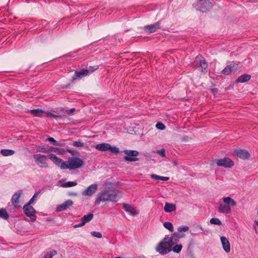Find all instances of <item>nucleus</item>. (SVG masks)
I'll list each match as a JSON object with an SVG mask.
<instances>
[{
	"instance_id": "1",
	"label": "nucleus",
	"mask_w": 258,
	"mask_h": 258,
	"mask_svg": "<svg viewBox=\"0 0 258 258\" xmlns=\"http://www.w3.org/2000/svg\"><path fill=\"white\" fill-rule=\"evenodd\" d=\"M120 191L116 189L107 188L99 192L95 201V205H98L101 202L110 201L116 202L120 198Z\"/></svg>"
},
{
	"instance_id": "2",
	"label": "nucleus",
	"mask_w": 258,
	"mask_h": 258,
	"mask_svg": "<svg viewBox=\"0 0 258 258\" xmlns=\"http://www.w3.org/2000/svg\"><path fill=\"white\" fill-rule=\"evenodd\" d=\"M173 240H169L168 235H166L164 239L156 247V250L161 255H165L171 251L170 248L174 245Z\"/></svg>"
},
{
	"instance_id": "3",
	"label": "nucleus",
	"mask_w": 258,
	"mask_h": 258,
	"mask_svg": "<svg viewBox=\"0 0 258 258\" xmlns=\"http://www.w3.org/2000/svg\"><path fill=\"white\" fill-rule=\"evenodd\" d=\"M224 204H218V210L219 213L222 214H229L231 213V207H234L236 205V202L229 197H224L223 198Z\"/></svg>"
},
{
	"instance_id": "4",
	"label": "nucleus",
	"mask_w": 258,
	"mask_h": 258,
	"mask_svg": "<svg viewBox=\"0 0 258 258\" xmlns=\"http://www.w3.org/2000/svg\"><path fill=\"white\" fill-rule=\"evenodd\" d=\"M66 162L64 167H66V169H69L70 170L80 168L84 164V162L82 159L76 157H69ZM63 166H64V164Z\"/></svg>"
},
{
	"instance_id": "5",
	"label": "nucleus",
	"mask_w": 258,
	"mask_h": 258,
	"mask_svg": "<svg viewBox=\"0 0 258 258\" xmlns=\"http://www.w3.org/2000/svg\"><path fill=\"white\" fill-rule=\"evenodd\" d=\"M95 148L96 150L102 152L109 151L111 153L115 155L118 154L119 152V149L118 148L115 146H112L108 143H103L98 144L95 146Z\"/></svg>"
},
{
	"instance_id": "6",
	"label": "nucleus",
	"mask_w": 258,
	"mask_h": 258,
	"mask_svg": "<svg viewBox=\"0 0 258 258\" xmlns=\"http://www.w3.org/2000/svg\"><path fill=\"white\" fill-rule=\"evenodd\" d=\"M36 164L41 168H47L49 166L47 162V156L41 154H35L33 155Z\"/></svg>"
},
{
	"instance_id": "7",
	"label": "nucleus",
	"mask_w": 258,
	"mask_h": 258,
	"mask_svg": "<svg viewBox=\"0 0 258 258\" xmlns=\"http://www.w3.org/2000/svg\"><path fill=\"white\" fill-rule=\"evenodd\" d=\"M194 5L197 10L202 12H206L212 8V4L209 0H198Z\"/></svg>"
},
{
	"instance_id": "8",
	"label": "nucleus",
	"mask_w": 258,
	"mask_h": 258,
	"mask_svg": "<svg viewBox=\"0 0 258 258\" xmlns=\"http://www.w3.org/2000/svg\"><path fill=\"white\" fill-rule=\"evenodd\" d=\"M23 210L25 215L30 218L31 222H34L36 221V211L31 205L28 204L25 205L23 206Z\"/></svg>"
},
{
	"instance_id": "9",
	"label": "nucleus",
	"mask_w": 258,
	"mask_h": 258,
	"mask_svg": "<svg viewBox=\"0 0 258 258\" xmlns=\"http://www.w3.org/2000/svg\"><path fill=\"white\" fill-rule=\"evenodd\" d=\"M125 156L123 159L127 161L134 162L139 160V158L137 156L139 155V152L136 150H125L123 151Z\"/></svg>"
},
{
	"instance_id": "10",
	"label": "nucleus",
	"mask_w": 258,
	"mask_h": 258,
	"mask_svg": "<svg viewBox=\"0 0 258 258\" xmlns=\"http://www.w3.org/2000/svg\"><path fill=\"white\" fill-rule=\"evenodd\" d=\"M48 157L54 164L59 167L61 169H66V167H64L63 164H66V161H63L62 159L57 157L53 154H49Z\"/></svg>"
},
{
	"instance_id": "11",
	"label": "nucleus",
	"mask_w": 258,
	"mask_h": 258,
	"mask_svg": "<svg viewBox=\"0 0 258 258\" xmlns=\"http://www.w3.org/2000/svg\"><path fill=\"white\" fill-rule=\"evenodd\" d=\"M217 165L218 166L224 167L225 168H231L234 165L233 161L229 158L225 157L220 159L217 161Z\"/></svg>"
},
{
	"instance_id": "12",
	"label": "nucleus",
	"mask_w": 258,
	"mask_h": 258,
	"mask_svg": "<svg viewBox=\"0 0 258 258\" xmlns=\"http://www.w3.org/2000/svg\"><path fill=\"white\" fill-rule=\"evenodd\" d=\"M98 187V184L96 183L91 184L85 190L82 191V195L83 196L91 197L96 192Z\"/></svg>"
},
{
	"instance_id": "13",
	"label": "nucleus",
	"mask_w": 258,
	"mask_h": 258,
	"mask_svg": "<svg viewBox=\"0 0 258 258\" xmlns=\"http://www.w3.org/2000/svg\"><path fill=\"white\" fill-rule=\"evenodd\" d=\"M234 155L243 160L248 159L250 157V154L248 151L241 149H235Z\"/></svg>"
},
{
	"instance_id": "14",
	"label": "nucleus",
	"mask_w": 258,
	"mask_h": 258,
	"mask_svg": "<svg viewBox=\"0 0 258 258\" xmlns=\"http://www.w3.org/2000/svg\"><path fill=\"white\" fill-rule=\"evenodd\" d=\"M160 23L157 22L154 24L145 26L143 28L146 32L149 33H152L156 31V30L160 28Z\"/></svg>"
},
{
	"instance_id": "15",
	"label": "nucleus",
	"mask_w": 258,
	"mask_h": 258,
	"mask_svg": "<svg viewBox=\"0 0 258 258\" xmlns=\"http://www.w3.org/2000/svg\"><path fill=\"white\" fill-rule=\"evenodd\" d=\"M74 203L71 200H68L66 201H65L62 204L59 205L56 207V211L57 212H60L62 211H64L68 208L72 207Z\"/></svg>"
},
{
	"instance_id": "16",
	"label": "nucleus",
	"mask_w": 258,
	"mask_h": 258,
	"mask_svg": "<svg viewBox=\"0 0 258 258\" xmlns=\"http://www.w3.org/2000/svg\"><path fill=\"white\" fill-rule=\"evenodd\" d=\"M22 194V190H19L16 192L12 196L11 202L15 207H17L19 203V199L21 195Z\"/></svg>"
},
{
	"instance_id": "17",
	"label": "nucleus",
	"mask_w": 258,
	"mask_h": 258,
	"mask_svg": "<svg viewBox=\"0 0 258 258\" xmlns=\"http://www.w3.org/2000/svg\"><path fill=\"white\" fill-rule=\"evenodd\" d=\"M89 70L87 69L82 70L80 71H76L74 75L72 77V80L74 81L79 78H81L84 76L88 75Z\"/></svg>"
},
{
	"instance_id": "18",
	"label": "nucleus",
	"mask_w": 258,
	"mask_h": 258,
	"mask_svg": "<svg viewBox=\"0 0 258 258\" xmlns=\"http://www.w3.org/2000/svg\"><path fill=\"white\" fill-rule=\"evenodd\" d=\"M221 242L223 248L226 252H229L230 251V243L227 239L225 237H221L220 238Z\"/></svg>"
},
{
	"instance_id": "19",
	"label": "nucleus",
	"mask_w": 258,
	"mask_h": 258,
	"mask_svg": "<svg viewBox=\"0 0 258 258\" xmlns=\"http://www.w3.org/2000/svg\"><path fill=\"white\" fill-rule=\"evenodd\" d=\"M184 234H180L179 232H174L171 236H168L169 240L171 239L173 240L172 242L174 243V245L177 243L180 238L184 237Z\"/></svg>"
},
{
	"instance_id": "20",
	"label": "nucleus",
	"mask_w": 258,
	"mask_h": 258,
	"mask_svg": "<svg viewBox=\"0 0 258 258\" xmlns=\"http://www.w3.org/2000/svg\"><path fill=\"white\" fill-rule=\"evenodd\" d=\"M250 78L251 76L250 75L244 74L238 77L236 80L235 82L236 83H243L248 82L250 80Z\"/></svg>"
},
{
	"instance_id": "21",
	"label": "nucleus",
	"mask_w": 258,
	"mask_h": 258,
	"mask_svg": "<svg viewBox=\"0 0 258 258\" xmlns=\"http://www.w3.org/2000/svg\"><path fill=\"white\" fill-rule=\"evenodd\" d=\"M123 208L124 210L129 214L134 215L137 214L136 209L131 205L127 204H123Z\"/></svg>"
},
{
	"instance_id": "22",
	"label": "nucleus",
	"mask_w": 258,
	"mask_h": 258,
	"mask_svg": "<svg viewBox=\"0 0 258 258\" xmlns=\"http://www.w3.org/2000/svg\"><path fill=\"white\" fill-rule=\"evenodd\" d=\"M200 66L201 68V72L206 74L208 72V64L204 59L200 60Z\"/></svg>"
},
{
	"instance_id": "23",
	"label": "nucleus",
	"mask_w": 258,
	"mask_h": 258,
	"mask_svg": "<svg viewBox=\"0 0 258 258\" xmlns=\"http://www.w3.org/2000/svg\"><path fill=\"white\" fill-rule=\"evenodd\" d=\"M164 211L166 212H171L176 210V207L173 204L166 203L164 206Z\"/></svg>"
},
{
	"instance_id": "24",
	"label": "nucleus",
	"mask_w": 258,
	"mask_h": 258,
	"mask_svg": "<svg viewBox=\"0 0 258 258\" xmlns=\"http://www.w3.org/2000/svg\"><path fill=\"white\" fill-rule=\"evenodd\" d=\"M237 64H233L232 66L231 64L227 66L221 72L222 74L225 75H228L232 72V69L235 66H236Z\"/></svg>"
},
{
	"instance_id": "25",
	"label": "nucleus",
	"mask_w": 258,
	"mask_h": 258,
	"mask_svg": "<svg viewBox=\"0 0 258 258\" xmlns=\"http://www.w3.org/2000/svg\"><path fill=\"white\" fill-rule=\"evenodd\" d=\"M47 148H48L49 153L50 152H54L58 154H61L64 152V150L63 149L49 146H47Z\"/></svg>"
},
{
	"instance_id": "26",
	"label": "nucleus",
	"mask_w": 258,
	"mask_h": 258,
	"mask_svg": "<svg viewBox=\"0 0 258 258\" xmlns=\"http://www.w3.org/2000/svg\"><path fill=\"white\" fill-rule=\"evenodd\" d=\"M1 154L4 156H12L15 154V151L11 149H2Z\"/></svg>"
},
{
	"instance_id": "27",
	"label": "nucleus",
	"mask_w": 258,
	"mask_h": 258,
	"mask_svg": "<svg viewBox=\"0 0 258 258\" xmlns=\"http://www.w3.org/2000/svg\"><path fill=\"white\" fill-rule=\"evenodd\" d=\"M182 248V244H174L171 248H170L171 251H173L174 252L179 253Z\"/></svg>"
},
{
	"instance_id": "28",
	"label": "nucleus",
	"mask_w": 258,
	"mask_h": 258,
	"mask_svg": "<svg viewBox=\"0 0 258 258\" xmlns=\"http://www.w3.org/2000/svg\"><path fill=\"white\" fill-rule=\"evenodd\" d=\"M93 218V214L92 213H90L87 215H85L82 217L81 219V221L83 222L85 224L87 222L90 221Z\"/></svg>"
},
{
	"instance_id": "29",
	"label": "nucleus",
	"mask_w": 258,
	"mask_h": 258,
	"mask_svg": "<svg viewBox=\"0 0 258 258\" xmlns=\"http://www.w3.org/2000/svg\"><path fill=\"white\" fill-rule=\"evenodd\" d=\"M9 217V214L8 213L7 210L5 208H2L0 209V218L4 219L7 220Z\"/></svg>"
},
{
	"instance_id": "30",
	"label": "nucleus",
	"mask_w": 258,
	"mask_h": 258,
	"mask_svg": "<svg viewBox=\"0 0 258 258\" xmlns=\"http://www.w3.org/2000/svg\"><path fill=\"white\" fill-rule=\"evenodd\" d=\"M37 151L38 152H42L45 154H48L49 151L47 146L43 145L38 146L36 147Z\"/></svg>"
},
{
	"instance_id": "31",
	"label": "nucleus",
	"mask_w": 258,
	"mask_h": 258,
	"mask_svg": "<svg viewBox=\"0 0 258 258\" xmlns=\"http://www.w3.org/2000/svg\"><path fill=\"white\" fill-rule=\"evenodd\" d=\"M194 231L195 232V234H196L204 233L205 232L204 229L202 227V226L198 224L195 226Z\"/></svg>"
},
{
	"instance_id": "32",
	"label": "nucleus",
	"mask_w": 258,
	"mask_h": 258,
	"mask_svg": "<svg viewBox=\"0 0 258 258\" xmlns=\"http://www.w3.org/2000/svg\"><path fill=\"white\" fill-rule=\"evenodd\" d=\"M56 253L57 252L55 250L47 251L46 253L44 254V255L42 257V258H52V256L55 255Z\"/></svg>"
},
{
	"instance_id": "33",
	"label": "nucleus",
	"mask_w": 258,
	"mask_h": 258,
	"mask_svg": "<svg viewBox=\"0 0 258 258\" xmlns=\"http://www.w3.org/2000/svg\"><path fill=\"white\" fill-rule=\"evenodd\" d=\"M151 176L153 179L156 180H161L163 181H167L169 179L168 177L161 176L154 174H151Z\"/></svg>"
},
{
	"instance_id": "34",
	"label": "nucleus",
	"mask_w": 258,
	"mask_h": 258,
	"mask_svg": "<svg viewBox=\"0 0 258 258\" xmlns=\"http://www.w3.org/2000/svg\"><path fill=\"white\" fill-rule=\"evenodd\" d=\"M43 111L40 109H35L30 110V112L35 116H40L43 113Z\"/></svg>"
},
{
	"instance_id": "35",
	"label": "nucleus",
	"mask_w": 258,
	"mask_h": 258,
	"mask_svg": "<svg viewBox=\"0 0 258 258\" xmlns=\"http://www.w3.org/2000/svg\"><path fill=\"white\" fill-rule=\"evenodd\" d=\"M164 227L169 230L170 232H173L174 230V227L172 224L169 222H165L163 223Z\"/></svg>"
},
{
	"instance_id": "36",
	"label": "nucleus",
	"mask_w": 258,
	"mask_h": 258,
	"mask_svg": "<svg viewBox=\"0 0 258 258\" xmlns=\"http://www.w3.org/2000/svg\"><path fill=\"white\" fill-rule=\"evenodd\" d=\"M77 183L74 181H69L66 183H64L61 184V187H70L76 185Z\"/></svg>"
},
{
	"instance_id": "37",
	"label": "nucleus",
	"mask_w": 258,
	"mask_h": 258,
	"mask_svg": "<svg viewBox=\"0 0 258 258\" xmlns=\"http://www.w3.org/2000/svg\"><path fill=\"white\" fill-rule=\"evenodd\" d=\"M46 116L47 117H53V118L56 119V120L58 119H62L63 118V116L55 115V114H53L52 113L50 112H47L46 113Z\"/></svg>"
},
{
	"instance_id": "38",
	"label": "nucleus",
	"mask_w": 258,
	"mask_h": 258,
	"mask_svg": "<svg viewBox=\"0 0 258 258\" xmlns=\"http://www.w3.org/2000/svg\"><path fill=\"white\" fill-rule=\"evenodd\" d=\"M210 222L211 224L214 225H221L222 224L221 221L217 218H213L211 219Z\"/></svg>"
},
{
	"instance_id": "39",
	"label": "nucleus",
	"mask_w": 258,
	"mask_h": 258,
	"mask_svg": "<svg viewBox=\"0 0 258 258\" xmlns=\"http://www.w3.org/2000/svg\"><path fill=\"white\" fill-rule=\"evenodd\" d=\"M40 192V191H38L36 192L34 194V195H33V196L32 197V198L29 200V202L27 204L31 205L36 200L37 197Z\"/></svg>"
},
{
	"instance_id": "40",
	"label": "nucleus",
	"mask_w": 258,
	"mask_h": 258,
	"mask_svg": "<svg viewBox=\"0 0 258 258\" xmlns=\"http://www.w3.org/2000/svg\"><path fill=\"white\" fill-rule=\"evenodd\" d=\"M179 232H186L189 230V227L187 226H180L177 229Z\"/></svg>"
},
{
	"instance_id": "41",
	"label": "nucleus",
	"mask_w": 258,
	"mask_h": 258,
	"mask_svg": "<svg viewBox=\"0 0 258 258\" xmlns=\"http://www.w3.org/2000/svg\"><path fill=\"white\" fill-rule=\"evenodd\" d=\"M45 141L49 142L51 144L54 146H56V144H57V141L54 140L52 137H48Z\"/></svg>"
},
{
	"instance_id": "42",
	"label": "nucleus",
	"mask_w": 258,
	"mask_h": 258,
	"mask_svg": "<svg viewBox=\"0 0 258 258\" xmlns=\"http://www.w3.org/2000/svg\"><path fill=\"white\" fill-rule=\"evenodd\" d=\"M156 127L157 128L160 130H163L165 128V125L162 122H158L156 125Z\"/></svg>"
},
{
	"instance_id": "43",
	"label": "nucleus",
	"mask_w": 258,
	"mask_h": 258,
	"mask_svg": "<svg viewBox=\"0 0 258 258\" xmlns=\"http://www.w3.org/2000/svg\"><path fill=\"white\" fill-rule=\"evenodd\" d=\"M91 235L94 237L100 238L102 237V234L99 232L93 231L91 232Z\"/></svg>"
},
{
	"instance_id": "44",
	"label": "nucleus",
	"mask_w": 258,
	"mask_h": 258,
	"mask_svg": "<svg viewBox=\"0 0 258 258\" xmlns=\"http://www.w3.org/2000/svg\"><path fill=\"white\" fill-rule=\"evenodd\" d=\"M73 145L75 147H82L84 146V143L80 141H75L73 142Z\"/></svg>"
},
{
	"instance_id": "45",
	"label": "nucleus",
	"mask_w": 258,
	"mask_h": 258,
	"mask_svg": "<svg viewBox=\"0 0 258 258\" xmlns=\"http://www.w3.org/2000/svg\"><path fill=\"white\" fill-rule=\"evenodd\" d=\"M156 153L162 157L165 156V150L164 149H161V150H158L156 151Z\"/></svg>"
},
{
	"instance_id": "46",
	"label": "nucleus",
	"mask_w": 258,
	"mask_h": 258,
	"mask_svg": "<svg viewBox=\"0 0 258 258\" xmlns=\"http://www.w3.org/2000/svg\"><path fill=\"white\" fill-rule=\"evenodd\" d=\"M98 66H95L94 67H90L88 69L89 70V72L92 73L98 69Z\"/></svg>"
},
{
	"instance_id": "47",
	"label": "nucleus",
	"mask_w": 258,
	"mask_h": 258,
	"mask_svg": "<svg viewBox=\"0 0 258 258\" xmlns=\"http://www.w3.org/2000/svg\"><path fill=\"white\" fill-rule=\"evenodd\" d=\"M85 224L83 222H82V221H81V223H79V224H78L74 225L73 227H74V228H78V227H82V226H84Z\"/></svg>"
},
{
	"instance_id": "48",
	"label": "nucleus",
	"mask_w": 258,
	"mask_h": 258,
	"mask_svg": "<svg viewBox=\"0 0 258 258\" xmlns=\"http://www.w3.org/2000/svg\"><path fill=\"white\" fill-rule=\"evenodd\" d=\"M75 108H71L70 109L66 110L65 112L68 113V114H70L72 113H73L74 111H75Z\"/></svg>"
},
{
	"instance_id": "49",
	"label": "nucleus",
	"mask_w": 258,
	"mask_h": 258,
	"mask_svg": "<svg viewBox=\"0 0 258 258\" xmlns=\"http://www.w3.org/2000/svg\"><path fill=\"white\" fill-rule=\"evenodd\" d=\"M66 144L64 143H59L58 142H57V144H56V146H64Z\"/></svg>"
},
{
	"instance_id": "50",
	"label": "nucleus",
	"mask_w": 258,
	"mask_h": 258,
	"mask_svg": "<svg viewBox=\"0 0 258 258\" xmlns=\"http://www.w3.org/2000/svg\"><path fill=\"white\" fill-rule=\"evenodd\" d=\"M69 195L72 196H76L77 195V194L76 192H70L69 193Z\"/></svg>"
},
{
	"instance_id": "51",
	"label": "nucleus",
	"mask_w": 258,
	"mask_h": 258,
	"mask_svg": "<svg viewBox=\"0 0 258 258\" xmlns=\"http://www.w3.org/2000/svg\"><path fill=\"white\" fill-rule=\"evenodd\" d=\"M215 89H212L211 90V92L213 93H215Z\"/></svg>"
},
{
	"instance_id": "52",
	"label": "nucleus",
	"mask_w": 258,
	"mask_h": 258,
	"mask_svg": "<svg viewBox=\"0 0 258 258\" xmlns=\"http://www.w3.org/2000/svg\"><path fill=\"white\" fill-rule=\"evenodd\" d=\"M254 223L256 225H257L258 226V221H254Z\"/></svg>"
}]
</instances>
